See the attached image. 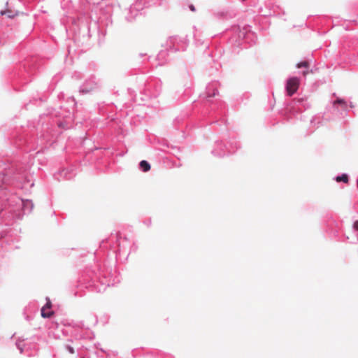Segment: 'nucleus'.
Masks as SVG:
<instances>
[{"mask_svg": "<svg viewBox=\"0 0 358 358\" xmlns=\"http://www.w3.org/2000/svg\"><path fill=\"white\" fill-rule=\"evenodd\" d=\"M95 270H87L79 280L78 287H85L96 292H104L109 286H114L120 282L117 271L106 264L96 266Z\"/></svg>", "mask_w": 358, "mask_h": 358, "instance_id": "f257e3e1", "label": "nucleus"}, {"mask_svg": "<svg viewBox=\"0 0 358 358\" xmlns=\"http://www.w3.org/2000/svg\"><path fill=\"white\" fill-rule=\"evenodd\" d=\"M240 146V143L235 138H231L227 143L222 141H217L211 152L215 157H223L235 152Z\"/></svg>", "mask_w": 358, "mask_h": 358, "instance_id": "f03ea898", "label": "nucleus"}, {"mask_svg": "<svg viewBox=\"0 0 358 358\" xmlns=\"http://www.w3.org/2000/svg\"><path fill=\"white\" fill-rule=\"evenodd\" d=\"M162 90V82L160 79L154 78L150 79L145 86V94L150 99L157 98Z\"/></svg>", "mask_w": 358, "mask_h": 358, "instance_id": "7ed1b4c3", "label": "nucleus"}, {"mask_svg": "<svg viewBox=\"0 0 358 358\" xmlns=\"http://www.w3.org/2000/svg\"><path fill=\"white\" fill-rule=\"evenodd\" d=\"M166 45L172 52L184 51L188 46V41L186 37L171 36L169 38Z\"/></svg>", "mask_w": 358, "mask_h": 358, "instance_id": "20e7f679", "label": "nucleus"}, {"mask_svg": "<svg viewBox=\"0 0 358 358\" xmlns=\"http://www.w3.org/2000/svg\"><path fill=\"white\" fill-rule=\"evenodd\" d=\"M162 1L163 0H136V1L130 6L129 12H134V16L138 15L140 11L144 8L161 5Z\"/></svg>", "mask_w": 358, "mask_h": 358, "instance_id": "39448f33", "label": "nucleus"}, {"mask_svg": "<svg viewBox=\"0 0 358 358\" xmlns=\"http://www.w3.org/2000/svg\"><path fill=\"white\" fill-rule=\"evenodd\" d=\"M250 26H245L243 29H241L239 27L234 29L235 34L238 36V38L235 40L236 45H241L243 42H248V38L250 36H253V34L250 32Z\"/></svg>", "mask_w": 358, "mask_h": 358, "instance_id": "423d86ee", "label": "nucleus"}, {"mask_svg": "<svg viewBox=\"0 0 358 358\" xmlns=\"http://www.w3.org/2000/svg\"><path fill=\"white\" fill-rule=\"evenodd\" d=\"M118 249L116 251V257L121 255V254H125L127 257L130 253V248L131 246V241L126 237H118L117 239Z\"/></svg>", "mask_w": 358, "mask_h": 358, "instance_id": "0eeeda50", "label": "nucleus"}, {"mask_svg": "<svg viewBox=\"0 0 358 358\" xmlns=\"http://www.w3.org/2000/svg\"><path fill=\"white\" fill-rule=\"evenodd\" d=\"M219 83L217 81H213L208 83L206 87L205 99L208 103H211V98L218 96Z\"/></svg>", "mask_w": 358, "mask_h": 358, "instance_id": "6e6552de", "label": "nucleus"}, {"mask_svg": "<svg viewBox=\"0 0 358 358\" xmlns=\"http://www.w3.org/2000/svg\"><path fill=\"white\" fill-rule=\"evenodd\" d=\"M97 87V83L94 77H90L87 79L79 87V93L80 94H85L91 92Z\"/></svg>", "mask_w": 358, "mask_h": 358, "instance_id": "1a4fd4ad", "label": "nucleus"}, {"mask_svg": "<svg viewBox=\"0 0 358 358\" xmlns=\"http://www.w3.org/2000/svg\"><path fill=\"white\" fill-rule=\"evenodd\" d=\"M300 80L297 77L289 78L286 83L285 90L288 96H292L298 90Z\"/></svg>", "mask_w": 358, "mask_h": 358, "instance_id": "9d476101", "label": "nucleus"}, {"mask_svg": "<svg viewBox=\"0 0 358 358\" xmlns=\"http://www.w3.org/2000/svg\"><path fill=\"white\" fill-rule=\"evenodd\" d=\"M171 50L169 47L164 50H162L157 55V60L158 65L162 66L168 62L169 60V55L171 53Z\"/></svg>", "mask_w": 358, "mask_h": 358, "instance_id": "9b49d317", "label": "nucleus"}, {"mask_svg": "<svg viewBox=\"0 0 358 358\" xmlns=\"http://www.w3.org/2000/svg\"><path fill=\"white\" fill-rule=\"evenodd\" d=\"M294 106L297 108L298 110H301L303 108L304 110L309 108L310 105L308 102L307 99L305 97L296 98L293 100Z\"/></svg>", "mask_w": 358, "mask_h": 358, "instance_id": "f8f14e48", "label": "nucleus"}, {"mask_svg": "<svg viewBox=\"0 0 358 358\" xmlns=\"http://www.w3.org/2000/svg\"><path fill=\"white\" fill-rule=\"evenodd\" d=\"M333 107L334 110H339V108H341L343 111H346L348 108V103L345 99L341 98H337L335 101H333Z\"/></svg>", "mask_w": 358, "mask_h": 358, "instance_id": "ddd939ff", "label": "nucleus"}, {"mask_svg": "<svg viewBox=\"0 0 358 358\" xmlns=\"http://www.w3.org/2000/svg\"><path fill=\"white\" fill-rule=\"evenodd\" d=\"M51 308V302L50 300L48 301L46 304L41 308V316L44 318H49L50 317L53 312L50 310Z\"/></svg>", "mask_w": 358, "mask_h": 358, "instance_id": "4468645a", "label": "nucleus"}, {"mask_svg": "<svg viewBox=\"0 0 358 358\" xmlns=\"http://www.w3.org/2000/svg\"><path fill=\"white\" fill-rule=\"evenodd\" d=\"M55 176L57 177L58 179L60 177L66 180H70L72 178L73 175L71 172V170H69V169H63L61 171H59L58 173Z\"/></svg>", "mask_w": 358, "mask_h": 358, "instance_id": "2eb2a0df", "label": "nucleus"}, {"mask_svg": "<svg viewBox=\"0 0 358 358\" xmlns=\"http://www.w3.org/2000/svg\"><path fill=\"white\" fill-rule=\"evenodd\" d=\"M22 204L24 212H31L33 209L34 204L31 201L29 200H22Z\"/></svg>", "mask_w": 358, "mask_h": 358, "instance_id": "dca6fc26", "label": "nucleus"}, {"mask_svg": "<svg viewBox=\"0 0 358 358\" xmlns=\"http://www.w3.org/2000/svg\"><path fill=\"white\" fill-rule=\"evenodd\" d=\"M150 163L146 160H142L139 163V169L143 171L147 172L150 170Z\"/></svg>", "mask_w": 358, "mask_h": 358, "instance_id": "f3484780", "label": "nucleus"}, {"mask_svg": "<svg viewBox=\"0 0 358 358\" xmlns=\"http://www.w3.org/2000/svg\"><path fill=\"white\" fill-rule=\"evenodd\" d=\"M302 67L306 69V70L303 71L302 73L304 76H306L307 73H308V69L309 68L308 62L307 61H303L296 64V68L299 69V68H302Z\"/></svg>", "mask_w": 358, "mask_h": 358, "instance_id": "a211bd4d", "label": "nucleus"}, {"mask_svg": "<svg viewBox=\"0 0 358 358\" xmlns=\"http://www.w3.org/2000/svg\"><path fill=\"white\" fill-rule=\"evenodd\" d=\"M336 182H343L344 183H348L349 181V176L347 173H343L341 176H337L335 178Z\"/></svg>", "mask_w": 358, "mask_h": 358, "instance_id": "6ab92c4d", "label": "nucleus"}, {"mask_svg": "<svg viewBox=\"0 0 358 358\" xmlns=\"http://www.w3.org/2000/svg\"><path fill=\"white\" fill-rule=\"evenodd\" d=\"M17 348L20 350V353H23L25 348L24 339L18 340L15 343Z\"/></svg>", "mask_w": 358, "mask_h": 358, "instance_id": "aec40b11", "label": "nucleus"}, {"mask_svg": "<svg viewBox=\"0 0 358 358\" xmlns=\"http://www.w3.org/2000/svg\"><path fill=\"white\" fill-rule=\"evenodd\" d=\"M129 11H130V7L129 8V9L127 11V14L125 15V19L127 22H131L135 20V18L136 17L137 15L134 16V12L130 13Z\"/></svg>", "mask_w": 358, "mask_h": 358, "instance_id": "412c9836", "label": "nucleus"}, {"mask_svg": "<svg viewBox=\"0 0 358 358\" xmlns=\"http://www.w3.org/2000/svg\"><path fill=\"white\" fill-rule=\"evenodd\" d=\"M184 78H185L184 87H186V89H189L191 87L192 83V79H191L189 73H187Z\"/></svg>", "mask_w": 358, "mask_h": 358, "instance_id": "4be33fe9", "label": "nucleus"}, {"mask_svg": "<svg viewBox=\"0 0 358 358\" xmlns=\"http://www.w3.org/2000/svg\"><path fill=\"white\" fill-rule=\"evenodd\" d=\"M67 325L72 326L73 327H78V328H80V329L85 328L83 322H79L75 323V324L68 323Z\"/></svg>", "mask_w": 358, "mask_h": 358, "instance_id": "5701e85b", "label": "nucleus"}, {"mask_svg": "<svg viewBox=\"0 0 358 358\" xmlns=\"http://www.w3.org/2000/svg\"><path fill=\"white\" fill-rule=\"evenodd\" d=\"M83 78L80 72L76 71L72 74V78L76 80H80Z\"/></svg>", "mask_w": 358, "mask_h": 358, "instance_id": "b1692460", "label": "nucleus"}, {"mask_svg": "<svg viewBox=\"0 0 358 358\" xmlns=\"http://www.w3.org/2000/svg\"><path fill=\"white\" fill-rule=\"evenodd\" d=\"M64 348L70 354H74V348L71 345L66 343L64 345Z\"/></svg>", "mask_w": 358, "mask_h": 358, "instance_id": "393cba45", "label": "nucleus"}, {"mask_svg": "<svg viewBox=\"0 0 358 358\" xmlns=\"http://www.w3.org/2000/svg\"><path fill=\"white\" fill-rule=\"evenodd\" d=\"M0 14L1 15H7L8 17H13L14 15L11 14V12L10 10H1Z\"/></svg>", "mask_w": 358, "mask_h": 358, "instance_id": "a878e982", "label": "nucleus"}, {"mask_svg": "<svg viewBox=\"0 0 358 358\" xmlns=\"http://www.w3.org/2000/svg\"><path fill=\"white\" fill-rule=\"evenodd\" d=\"M353 230L355 232H358V221H355L353 224Z\"/></svg>", "mask_w": 358, "mask_h": 358, "instance_id": "bb28decb", "label": "nucleus"}, {"mask_svg": "<svg viewBox=\"0 0 358 358\" xmlns=\"http://www.w3.org/2000/svg\"><path fill=\"white\" fill-rule=\"evenodd\" d=\"M216 103L218 105V108H223L224 107V103L222 101H217Z\"/></svg>", "mask_w": 358, "mask_h": 358, "instance_id": "cd10ccee", "label": "nucleus"}, {"mask_svg": "<svg viewBox=\"0 0 358 358\" xmlns=\"http://www.w3.org/2000/svg\"><path fill=\"white\" fill-rule=\"evenodd\" d=\"M317 119H318V117H316V116L313 117L312 118L311 121H310V122H311V124H316V123H315V122H316Z\"/></svg>", "mask_w": 358, "mask_h": 358, "instance_id": "c85d7f7f", "label": "nucleus"}, {"mask_svg": "<svg viewBox=\"0 0 358 358\" xmlns=\"http://www.w3.org/2000/svg\"><path fill=\"white\" fill-rule=\"evenodd\" d=\"M189 9H190L192 11H193V12H194V11H195V7H194V5H192V4L189 5Z\"/></svg>", "mask_w": 358, "mask_h": 358, "instance_id": "c756f323", "label": "nucleus"}, {"mask_svg": "<svg viewBox=\"0 0 358 358\" xmlns=\"http://www.w3.org/2000/svg\"><path fill=\"white\" fill-rule=\"evenodd\" d=\"M275 14V11H273V12L270 11L268 13L264 14V15H270V16H271V15H274Z\"/></svg>", "mask_w": 358, "mask_h": 358, "instance_id": "7c9ffc66", "label": "nucleus"}, {"mask_svg": "<svg viewBox=\"0 0 358 358\" xmlns=\"http://www.w3.org/2000/svg\"><path fill=\"white\" fill-rule=\"evenodd\" d=\"M68 2H69V1H68V0L64 1H63V3H62V4H63V5H64V4H66V3H68Z\"/></svg>", "mask_w": 358, "mask_h": 358, "instance_id": "2f4dec72", "label": "nucleus"}, {"mask_svg": "<svg viewBox=\"0 0 358 358\" xmlns=\"http://www.w3.org/2000/svg\"><path fill=\"white\" fill-rule=\"evenodd\" d=\"M235 37H236V36H233L231 37V40L234 41Z\"/></svg>", "mask_w": 358, "mask_h": 358, "instance_id": "473e14b6", "label": "nucleus"}, {"mask_svg": "<svg viewBox=\"0 0 358 358\" xmlns=\"http://www.w3.org/2000/svg\"><path fill=\"white\" fill-rule=\"evenodd\" d=\"M350 107H351V108H353V107H354V106H353V104H352V103H350Z\"/></svg>", "mask_w": 358, "mask_h": 358, "instance_id": "72a5a7b5", "label": "nucleus"}, {"mask_svg": "<svg viewBox=\"0 0 358 358\" xmlns=\"http://www.w3.org/2000/svg\"><path fill=\"white\" fill-rule=\"evenodd\" d=\"M357 185H358V179L357 180Z\"/></svg>", "mask_w": 358, "mask_h": 358, "instance_id": "f704fd0d", "label": "nucleus"}, {"mask_svg": "<svg viewBox=\"0 0 358 358\" xmlns=\"http://www.w3.org/2000/svg\"><path fill=\"white\" fill-rule=\"evenodd\" d=\"M82 358H85V357H82Z\"/></svg>", "mask_w": 358, "mask_h": 358, "instance_id": "c9c22d12", "label": "nucleus"}]
</instances>
